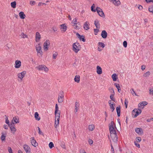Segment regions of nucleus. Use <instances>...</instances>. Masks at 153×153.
<instances>
[{
	"instance_id": "4d7b16f0",
	"label": "nucleus",
	"mask_w": 153,
	"mask_h": 153,
	"mask_svg": "<svg viewBox=\"0 0 153 153\" xmlns=\"http://www.w3.org/2000/svg\"><path fill=\"white\" fill-rule=\"evenodd\" d=\"M52 29L55 32L57 30V27L56 26H53L52 27Z\"/></svg>"
},
{
	"instance_id": "603ef678",
	"label": "nucleus",
	"mask_w": 153,
	"mask_h": 153,
	"mask_svg": "<svg viewBox=\"0 0 153 153\" xmlns=\"http://www.w3.org/2000/svg\"><path fill=\"white\" fill-rule=\"evenodd\" d=\"M123 44L124 47L126 48L127 46V42L126 41H125L123 42Z\"/></svg>"
},
{
	"instance_id": "a878e982",
	"label": "nucleus",
	"mask_w": 153,
	"mask_h": 153,
	"mask_svg": "<svg viewBox=\"0 0 153 153\" xmlns=\"http://www.w3.org/2000/svg\"><path fill=\"white\" fill-rule=\"evenodd\" d=\"M19 15L21 19H23L25 17V15L24 14V13L22 11L20 12L19 13Z\"/></svg>"
},
{
	"instance_id": "4468645a",
	"label": "nucleus",
	"mask_w": 153,
	"mask_h": 153,
	"mask_svg": "<svg viewBox=\"0 0 153 153\" xmlns=\"http://www.w3.org/2000/svg\"><path fill=\"white\" fill-rule=\"evenodd\" d=\"M108 34L107 32L105 30H103L102 31L101 33V36L102 37L105 39L107 38Z\"/></svg>"
},
{
	"instance_id": "13d9d810",
	"label": "nucleus",
	"mask_w": 153,
	"mask_h": 153,
	"mask_svg": "<svg viewBox=\"0 0 153 153\" xmlns=\"http://www.w3.org/2000/svg\"><path fill=\"white\" fill-rule=\"evenodd\" d=\"M136 6H137V7L140 10H142L143 7L141 5H136Z\"/></svg>"
},
{
	"instance_id": "0eeeda50",
	"label": "nucleus",
	"mask_w": 153,
	"mask_h": 153,
	"mask_svg": "<svg viewBox=\"0 0 153 153\" xmlns=\"http://www.w3.org/2000/svg\"><path fill=\"white\" fill-rule=\"evenodd\" d=\"M50 43L49 40H47L44 44V50L45 51H47L48 48V46L50 45Z\"/></svg>"
},
{
	"instance_id": "dca6fc26",
	"label": "nucleus",
	"mask_w": 153,
	"mask_h": 153,
	"mask_svg": "<svg viewBox=\"0 0 153 153\" xmlns=\"http://www.w3.org/2000/svg\"><path fill=\"white\" fill-rule=\"evenodd\" d=\"M135 132L139 134H142L143 133V129L141 128H137L135 129Z\"/></svg>"
},
{
	"instance_id": "c03bdc74",
	"label": "nucleus",
	"mask_w": 153,
	"mask_h": 153,
	"mask_svg": "<svg viewBox=\"0 0 153 153\" xmlns=\"http://www.w3.org/2000/svg\"><path fill=\"white\" fill-rule=\"evenodd\" d=\"M11 131L12 133H14V132L16 131V129L15 126H14L12 128H10Z\"/></svg>"
},
{
	"instance_id": "69168bd1",
	"label": "nucleus",
	"mask_w": 153,
	"mask_h": 153,
	"mask_svg": "<svg viewBox=\"0 0 153 153\" xmlns=\"http://www.w3.org/2000/svg\"><path fill=\"white\" fill-rule=\"evenodd\" d=\"M134 143L135 146L138 148H140V145L139 144L137 143L136 141L134 142Z\"/></svg>"
},
{
	"instance_id": "a211bd4d",
	"label": "nucleus",
	"mask_w": 153,
	"mask_h": 153,
	"mask_svg": "<svg viewBox=\"0 0 153 153\" xmlns=\"http://www.w3.org/2000/svg\"><path fill=\"white\" fill-rule=\"evenodd\" d=\"M111 1L116 6H118L120 4V2L119 0H111Z\"/></svg>"
},
{
	"instance_id": "72a5a7b5",
	"label": "nucleus",
	"mask_w": 153,
	"mask_h": 153,
	"mask_svg": "<svg viewBox=\"0 0 153 153\" xmlns=\"http://www.w3.org/2000/svg\"><path fill=\"white\" fill-rule=\"evenodd\" d=\"M74 81L77 83H79L80 81V76H76L74 78Z\"/></svg>"
},
{
	"instance_id": "e433bc0d",
	"label": "nucleus",
	"mask_w": 153,
	"mask_h": 153,
	"mask_svg": "<svg viewBox=\"0 0 153 153\" xmlns=\"http://www.w3.org/2000/svg\"><path fill=\"white\" fill-rule=\"evenodd\" d=\"M148 10L150 12L153 14V5L149 6V7Z\"/></svg>"
},
{
	"instance_id": "58836bf2",
	"label": "nucleus",
	"mask_w": 153,
	"mask_h": 153,
	"mask_svg": "<svg viewBox=\"0 0 153 153\" xmlns=\"http://www.w3.org/2000/svg\"><path fill=\"white\" fill-rule=\"evenodd\" d=\"M8 125L10 128L15 126L14 123L13 121L10 123H9Z\"/></svg>"
},
{
	"instance_id": "9b49d317",
	"label": "nucleus",
	"mask_w": 153,
	"mask_h": 153,
	"mask_svg": "<svg viewBox=\"0 0 153 153\" xmlns=\"http://www.w3.org/2000/svg\"><path fill=\"white\" fill-rule=\"evenodd\" d=\"M26 74V71H24L18 74V78L20 79L21 80H22L23 78Z\"/></svg>"
},
{
	"instance_id": "2eb2a0df",
	"label": "nucleus",
	"mask_w": 153,
	"mask_h": 153,
	"mask_svg": "<svg viewBox=\"0 0 153 153\" xmlns=\"http://www.w3.org/2000/svg\"><path fill=\"white\" fill-rule=\"evenodd\" d=\"M60 26L61 27L60 29L62 30L65 32L67 30V26L66 25V24H62Z\"/></svg>"
},
{
	"instance_id": "c756f323",
	"label": "nucleus",
	"mask_w": 153,
	"mask_h": 153,
	"mask_svg": "<svg viewBox=\"0 0 153 153\" xmlns=\"http://www.w3.org/2000/svg\"><path fill=\"white\" fill-rule=\"evenodd\" d=\"M112 78L113 79V81H115L117 80V79L118 78L116 74H114L112 75Z\"/></svg>"
},
{
	"instance_id": "7c9ffc66",
	"label": "nucleus",
	"mask_w": 153,
	"mask_h": 153,
	"mask_svg": "<svg viewBox=\"0 0 153 153\" xmlns=\"http://www.w3.org/2000/svg\"><path fill=\"white\" fill-rule=\"evenodd\" d=\"M34 117L35 119L39 121L40 119V117H39V114L37 112L35 113Z\"/></svg>"
},
{
	"instance_id": "a18cd8bd",
	"label": "nucleus",
	"mask_w": 153,
	"mask_h": 153,
	"mask_svg": "<svg viewBox=\"0 0 153 153\" xmlns=\"http://www.w3.org/2000/svg\"><path fill=\"white\" fill-rule=\"evenodd\" d=\"M77 21L76 18L74 19L72 21V23H74V25H79V23H76Z\"/></svg>"
},
{
	"instance_id": "2f4dec72",
	"label": "nucleus",
	"mask_w": 153,
	"mask_h": 153,
	"mask_svg": "<svg viewBox=\"0 0 153 153\" xmlns=\"http://www.w3.org/2000/svg\"><path fill=\"white\" fill-rule=\"evenodd\" d=\"M6 134H4V133L2 132L1 133V140L2 141H5L6 137Z\"/></svg>"
},
{
	"instance_id": "864d4df0",
	"label": "nucleus",
	"mask_w": 153,
	"mask_h": 153,
	"mask_svg": "<svg viewBox=\"0 0 153 153\" xmlns=\"http://www.w3.org/2000/svg\"><path fill=\"white\" fill-rule=\"evenodd\" d=\"M124 103L125 105V108H127V105L128 103V101L126 99L125 100Z\"/></svg>"
},
{
	"instance_id": "4c0bfd02",
	"label": "nucleus",
	"mask_w": 153,
	"mask_h": 153,
	"mask_svg": "<svg viewBox=\"0 0 153 153\" xmlns=\"http://www.w3.org/2000/svg\"><path fill=\"white\" fill-rule=\"evenodd\" d=\"M16 2L15 1L12 2L11 3V5L13 8H15L16 7Z\"/></svg>"
},
{
	"instance_id": "09e8293b",
	"label": "nucleus",
	"mask_w": 153,
	"mask_h": 153,
	"mask_svg": "<svg viewBox=\"0 0 153 153\" xmlns=\"http://www.w3.org/2000/svg\"><path fill=\"white\" fill-rule=\"evenodd\" d=\"M130 91L131 92V94L133 95H134H134L135 96H138V95H137L135 93V91H134V89L133 88H132L131 89Z\"/></svg>"
},
{
	"instance_id": "052dcab7",
	"label": "nucleus",
	"mask_w": 153,
	"mask_h": 153,
	"mask_svg": "<svg viewBox=\"0 0 153 153\" xmlns=\"http://www.w3.org/2000/svg\"><path fill=\"white\" fill-rule=\"evenodd\" d=\"M75 25V29H79V28H80L81 27V26H80V25Z\"/></svg>"
},
{
	"instance_id": "7ed1b4c3",
	"label": "nucleus",
	"mask_w": 153,
	"mask_h": 153,
	"mask_svg": "<svg viewBox=\"0 0 153 153\" xmlns=\"http://www.w3.org/2000/svg\"><path fill=\"white\" fill-rule=\"evenodd\" d=\"M36 68L39 71H44L45 72H47L49 70L48 68L43 65H39L36 67Z\"/></svg>"
},
{
	"instance_id": "473e14b6",
	"label": "nucleus",
	"mask_w": 153,
	"mask_h": 153,
	"mask_svg": "<svg viewBox=\"0 0 153 153\" xmlns=\"http://www.w3.org/2000/svg\"><path fill=\"white\" fill-rule=\"evenodd\" d=\"M115 104L114 102L112 104L109 105L110 108L111 109L112 112H113L115 109L114 107L115 106Z\"/></svg>"
},
{
	"instance_id": "aec40b11",
	"label": "nucleus",
	"mask_w": 153,
	"mask_h": 153,
	"mask_svg": "<svg viewBox=\"0 0 153 153\" xmlns=\"http://www.w3.org/2000/svg\"><path fill=\"white\" fill-rule=\"evenodd\" d=\"M60 113V111H59L58 113L57 114H55V120H56V121H57V122H58V123H59V121Z\"/></svg>"
},
{
	"instance_id": "49530a36",
	"label": "nucleus",
	"mask_w": 153,
	"mask_h": 153,
	"mask_svg": "<svg viewBox=\"0 0 153 153\" xmlns=\"http://www.w3.org/2000/svg\"><path fill=\"white\" fill-rule=\"evenodd\" d=\"M150 75V72L149 71H148L144 73L143 76L146 77H147Z\"/></svg>"
},
{
	"instance_id": "8fccbe9b",
	"label": "nucleus",
	"mask_w": 153,
	"mask_h": 153,
	"mask_svg": "<svg viewBox=\"0 0 153 153\" xmlns=\"http://www.w3.org/2000/svg\"><path fill=\"white\" fill-rule=\"evenodd\" d=\"M49 146L50 149H51L54 147V144L52 142H50L49 144Z\"/></svg>"
},
{
	"instance_id": "f3484780",
	"label": "nucleus",
	"mask_w": 153,
	"mask_h": 153,
	"mask_svg": "<svg viewBox=\"0 0 153 153\" xmlns=\"http://www.w3.org/2000/svg\"><path fill=\"white\" fill-rule=\"evenodd\" d=\"M36 41L38 42L41 39V35L38 32H36Z\"/></svg>"
},
{
	"instance_id": "79ce46f5",
	"label": "nucleus",
	"mask_w": 153,
	"mask_h": 153,
	"mask_svg": "<svg viewBox=\"0 0 153 153\" xmlns=\"http://www.w3.org/2000/svg\"><path fill=\"white\" fill-rule=\"evenodd\" d=\"M108 89L111 93L112 94H115L114 90L112 87H110Z\"/></svg>"
},
{
	"instance_id": "c85d7f7f",
	"label": "nucleus",
	"mask_w": 153,
	"mask_h": 153,
	"mask_svg": "<svg viewBox=\"0 0 153 153\" xmlns=\"http://www.w3.org/2000/svg\"><path fill=\"white\" fill-rule=\"evenodd\" d=\"M95 127L93 124L90 125L88 126V129L90 131H92L95 128Z\"/></svg>"
},
{
	"instance_id": "6e6552de",
	"label": "nucleus",
	"mask_w": 153,
	"mask_h": 153,
	"mask_svg": "<svg viewBox=\"0 0 153 153\" xmlns=\"http://www.w3.org/2000/svg\"><path fill=\"white\" fill-rule=\"evenodd\" d=\"M110 136L113 141L114 143H117L118 141V137L117 134H112L110 135Z\"/></svg>"
},
{
	"instance_id": "f8f14e48",
	"label": "nucleus",
	"mask_w": 153,
	"mask_h": 153,
	"mask_svg": "<svg viewBox=\"0 0 153 153\" xmlns=\"http://www.w3.org/2000/svg\"><path fill=\"white\" fill-rule=\"evenodd\" d=\"M31 143L32 145L35 147L37 146L38 145V143L34 139V137H32L31 138Z\"/></svg>"
},
{
	"instance_id": "3c124183",
	"label": "nucleus",
	"mask_w": 153,
	"mask_h": 153,
	"mask_svg": "<svg viewBox=\"0 0 153 153\" xmlns=\"http://www.w3.org/2000/svg\"><path fill=\"white\" fill-rule=\"evenodd\" d=\"M5 116L6 117L5 118V123L8 125L9 123V122L8 119V117L6 115H5Z\"/></svg>"
},
{
	"instance_id": "412c9836",
	"label": "nucleus",
	"mask_w": 153,
	"mask_h": 153,
	"mask_svg": "<svg viewBox=\"0 0 153 153\" xmlns=\"http://www.w3.org/2000/svg\"><path fill=\"white\" fill-rule=\"evenodd\" d=\"M89 23L88 22H85L84 24L83 28L86 30H87L89 29Z\"/></svg>"
},
{
	"instance_id": "a19ab883",
	"label": "nucleus",
	"mask_w": 153,
	"mask_h": 153,
	"mask_svg": "<svg viewBox=\"0 0 153 153\" xmlns=\"http://www.w3.org/2000/svg\"><path fill=\"white\" fill-rule=\"evenodd\" d=\"M98 45L99 46L101 47L102 48H104L105 46L104 43L102 42H99L98 43Z\"/></svg>"
},
{
	"instance_id": "c9c22d12",
	"label": "nucleus",
	"mask_w": 153,
	"mask_h": 153,
	"mask_svg": "<svg viewBox=\"0 0 153 153\" xmlns=\"http://www.w3.org/2000/svg\"><path fill=\"white\" fill-rule=\"evenodd\" d=\"M58 53L57 52L55 51L53 52V59H56L58 55Z\"/></svg>"
},
{
	"instance_id": "9d476101",
	"label": "nucleus",
	"mask_w": 153,
	"mask_h": 153,
	"mask_svg": "<svg viewBox=\"0 0 153 153\" xmlns=\"http://www.w3.org/2000/svg\"><path fill=\"white\" fill-rule=\"evenodd\" d=\"M76 35L77 36L78 38L80 40H82L83 42H85L86 41V39L85 38V37L83 35H81L78 33H76Z\"/></svg>"
},
{
	"instance_id": "de8ad7c7",
	"label": "nucleus",
	"mask_w": 153,
	"mask_h": 153,
	"mask_svg": "<svg viewBox=\"0 0 153 153\" xmlns=\"http://www.w3.org/2000/svg\"><path fill=\"white\" fill-rule=\"evenodd\" d=\"M115 94H111L110 96V99L112 101L115 102V99L114 98V96Z\"/></svg>"
},
{
	"instance_id": "774afa93",
	"label": "nucleus",
	"mask_w": 153,
	"mask_h": 153,
	"mask_svg": "<svg viewBox=\"0 0 153 153\" xmlns=\"http://www.w3.org/2000/svg\"><path fill=\"white\" fill-rule=\"evenodd\" d=\"M149 94H152V95H153V88L150 90Z\"/></svg>"
},
{
	"instance_id": "6ab92c4d",
	"label": "nucleus",
	"mask_w": 153,
	"mask_h": 153,
	"mask_svg": "<svg viewBox=\"0 0 153 153\" xmlns=\"http://www.w3.org/2000/svg\"><path fill=\"white\" fill-rule=\"evenodd\" d=\"M21 62L19 60H16L15 62V67L16 68H19L21 65Z\"/></svg>"
},
{
	"instance_id": "20e7f679",
	"label": "nucleus",
	"mask_w": 153,
	"mask_h": 153,
	"mask_svg": "<svg viewBox=\"0 0 153 153\" xmlns=\"http://www.w3.org/2000/svg\"><path fill=\"white\" fill-rule=\"evenodd\" d=\"M64 92L63 91H60L58 98V101L59 103H61L63 102L64 100Z\"/></svg>"
},
{
	"instance_id": "680f3d73",
	"label": "nucleus",
	"mask_w": 153,
	"mask_h": 153,
	"mask_svg": "<svg viewBox=\"0 0 153 153\" xmlns=\"http://www.w3.org/2000/svg\"><path fill=\"white\" fill-rule=\"evenodd\" d=\"M30 4L31 5H33L35 4V2L34 1H31Z\"/></svg>"
},
{
	"instance_id": "bb28decb",
	"label": "nucleus",
	"mask_w": 153,
	"mask_h": 153,
	"mask_svg": "<svg viewBox=\"0 0 153 153\" xmlns=\"http://www.w3.org/2000/svg\"><path fill=\"white\" fill-rule=\"evenodd\" d=\"M19 118L18 117H13L12 121L13 122V121L15 123H19Z\"/></svg>"
},
{
	"instance_id": "338daca9",
	"label": "nucleus",
	"mask_w": 153,
	"mask_h": 153,
	"mask_svg": "<svg viewBox=\"0 0 153 153\" xmlns=\"http://www.w3.org/2000/svg\"><path fill=\"white\" fill-rule=\"evenodd\" d=\"M152 120L153 121V118L152 117V118H149L146 120V121L147 122H150Z\"/></svg>"
},
{
	"instance_id": "f257e3e1",
	"label": "nucleus",
	"mask_w": 153,
	"mask_h": 153,
	"mask_svg": "<svg viewBox=\"0 0 153 153\" xmlns=\"http://www.w3.org/2000/svg\"><path fill=\"white\" fill-rule=\"evenodd\" d=\"M73 50L76 53H77L81 48L79 44L78 43L75 42L73 44Z\"/></svg>"
},
{
	"instance_id": "423d86ee",
	"label": "nucleus",
	"mask_w": 153,
	"mask_h": 153,
	"mask_svg": "<svg viewBox=\"0 0 153 153\" xmlns=\"http://www.w3.org/2000/svg\"><path fill=\"white\" fill-rule=\"evenodd\" d=\"M42 48L41 46V45L39 43L38 45H36V50L37 53L38 55L39 54L41 55H42V52L41 50Z\"/></svg>"
},
{
	"instance_id": "4be33fe9",
	"label": "nucleus",
	"mask_w": 153,
	"mask_h": 153,
	"mask_svg": "<svg viewBox=\"0 0 153 153\" xmlns=\"http://www.w3.org/2000/svg\"><path fill=\"white\" fill-rule=\"evenodd\" d=\"M116 110L117 116L119 117L120 115V106L119 105L117 107Z\"/></svg>"
},
{
	"instance_id": "bf43d9fd",
	"label": "nucleus",
	"mask_w": 153,
	"mask_h": 153,
	"mask_svg": "<svg viewBox=\"0 0 153 153\" xmlns=\"http://www.w3.org/2000/svg\"><path fill=\"white\" fill-rule=\"evenodd\" d=\"M38 131H39L38 133H39V134H41V135H43V134L42 132L41 131L40 128L39 127H38Z\"/></svg>"
},
{
	"instance_id": "f03ea898",
	"label": "nucleus",
	"mask_w": 153,
	"mask_h": 153,
	"mask_svg": "<svg viewBox=\"0 0 153 153\" xmlns=\"http://www.w3.org/2000/svg\"><path fill=\"white\" fill-rule=\"evenodd\" d=\"M142 111L140 109H134L132 111V116L133 118H136L141 112Z\"/></svg>"
},
{
	"instance_id": "0e129e2a",
	"label": "nucleus",
	"mask_w": 153,
	"mask_h": 153,
	"mask_svg": "<svg viewBox=\"0 0 153 153\" xmlns=\"http://www.w3.org/2000/svg\"><path fill=\"white\" fill-rule=\"evenodd\" d=\"M138 107L139 108L141 107V106H144V104L143 103V102H140L138 105Z\"/></svg>"
},
{
	"instance_id": "5fc2aeb1",
	"label": "nucleus",
	"mask_w": 153,
	"mask_h": 153,
	"mask_svg": "<svg viewBox=\"0 0 153 153\" xmlns=\"http://www.w3.org/2000/svg\"><path fill=\"white\" fill-rule=\"evenodd\" d=\"M59 124V123H58L56 121V120H55L54 124V127L55 128H56L57 126Z\"/></svg>"
},
{
	"instance_id": "e2e57ef3",
	"label": "nucleus",
	"mask_w": 153,
	"mask_h": 153,
	"mask_svg": "<svg viewBox=\"0 0 153 153\" xmlns=\"http://www.w3.org/2000/svg\"><path fill=\"white\" fill-rule=\"evenodd\" d=\"M8 150L9 153H13L12 149L10 147H8Z\"/></svg>"
},
{
	"instance_id": "ea45409f",
	"label": "nucleus",
	"mask_w": 153,
	"mask_h": 153,
	"mask_svg": "<svg viewBox=\"0 0 153 153\" xmlns=\"http://www.w3.org/2000/svg\"><path fill=\"white\" fill-rule=\"evenodd\" d=\"M94 7L95 4H93L91 7V10L93 12H95L96 11V9H94Z\"/></svg>"
},
{
	"instance_id": "393cba45",
	"label": "nucleus",
	"mask_w": 153,
	"mask_h": 153,
	"mask_svg": "<svg viewBox=\"0 0 153 153\" xmlns=\"http://www.w3.org/2000/svg\"><path fill=\"white\" fill-rule=\"evenodd\" d=\"M79 102H75V108L74 111L75 113L77 112L79 107Z\"/></svg>"
},
{
	"instance_id": "1a4fd4ad",
	"label": "nucleus",
	"mask_w": 153,
	"mask_h": 153,
	"mask_svg": "<svg viewBox=\"0 0 153 153\" xmlns=\"http://www.w3.org/2000/svg\"><path fill=\"white\" fill-rule=\"evenodd\" d=\"M109 130L110 133V135L112 134H117L116 131L114 129L113 126H109Z\"/></svg>"
},
{
	"instance_id": "ddd939ff",
	"label": "nucleus",
	"mask_w": 153,
	"mask_h": 153,
	"mask_svg": "<svg viewBox=\"0 0 153 153\" xmlns=\"http://www.w3.org/2000/svg\"><path fill=\"white\" fill-rule=\"evenodd\" d=\"M23 148L26 153H30V148L27 145H25L23 146Z\"/></svg>"
},
{
	"instance_id": "cd10ccee",
	"label": "nucleus",
	"mask_w": 153,
	"mask_h": 153,
	"mask_svg": "<svg viewBox=\"0 0 153 153\" xmlns=\"http://www.w3.org/2000/svg\"><path fill=\"white\" fill-rule=\"evenodd\" d=\"M114 85L116 86V88L118 90V91L119 93H120L121 88L119 84L115 83L114 84Z\"/></svg>"
},
{
	"instance_id": "39448f33",
	"label": "nucleus",
	"mask_w": 153,
	"mask_h": 153,
	"mask_svg": "<svg viewBox=\"0 0 153 153\" xmlns=\"http://www.w3.org/2000/svg\"><path fill=\"white\" fill-rule=\"evenodd\" d=\"M96 11L99 15L101 17L104 18L105 15L102 10L99 7H96Z\"/></svg>"
},
{
	"instance_id": "5701e85b",
	"label": "nucleus",
	"mask_w": 153,
	"mask_h": 153,
	"mask_svg": "<svg viewBox=\"0 0 153 153\" xmlns=\"http://www.w3.org/2000/svg\"><path fill=\"white\" fill-rule=\"evenodd\" d=\"M94 24L97 28L99 29L100 28V25L99 23V22L97 19H96L95 21Z\"/></svg>"
},
{
	"instance_id": "b1692460",
	"label": "nucleus",
	"mask_w": 153,
	"mask_h": 153,
	"mask_svg": "<svg viewBox=\"0 0 153 153\" xmlns=\"http://www.w3.org/2000/svg\"><path fill=\"white\" fill-rule=\"evenodd\" d=\"M97 72L98 74H100L102 73V69L99 66L97 67Z\"/></svg>"
},
{
	"instance_id": "6e6d98bb",
	"label": "nucleus",
	"mask_w": 153,
	"mask_h": 153,
	"mask_svg": "<svg viewBox=\"0 0 153 153\" xmlns=\"http://www.w3.org/2000/svg\"><path fill=\"white\" fill-rule=\"evenodd\" d=\"M136 140L138 142H140L141 140V138L140 137H137L136 138Z\"/></svg>"
},
{
	"instance_id": "f704fd0d",
	"label": "nucleus",
	"mask_w": 153,
	"mask_h": 153,
	"mask_svg": "<svg viewBox=\"0 0 153 153\" xmlns=\"http://www.w3.org/2000/svg\"><path fill=\"white\" fill-rule=\"evenodd\" d=\"M59 108L57 104H56L55 105V114H57L58 113L59 111Z\"/></svg>"
},
{
	"instance_id": "37998d69",
	"label": "nucleus",
	"mask_w": 153,
	"mask_h": 153,
	"mask_svg": "<svg viewBox=\"0 0 153 153\" xmlns=\"http://www.w3.org/2000/svg\"><path fill=\"white\" fill-rule=\"evenodd\" d=\"M21 37L23 38H27V36L26 34H24V33H22L20 35Z\"/></svg>"
}]
</instances>
